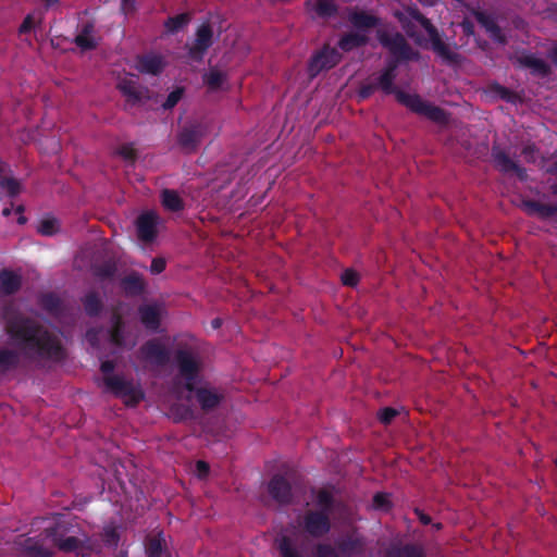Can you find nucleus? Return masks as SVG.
<instances>
[{
	"instance_id": "c03bdc74",
	"label": "nucleus",
	"mask_w": 557,
	"mask_h": 557,
	"mask_svg": "<svg viewBox=\"0 0 557 557\" xmlns=\"http://www.w3.org/2000/svg\"><path fill=\"white\" fill-rule=\"evenodd\" d=\"M315 557H341L336 547L329 543H319L315 546Z\"/></svg>"
},
{
	"instance_id": "393cba45",
	"label": "nucleus",
	"mask_w": 557,
	"mask_h": 557,
	"mask_svg": "<svg viewBox=\"0 0 557 557\" xmlns=\"http://www.w3.org/2000/svg\"><path fill=\"white\" fill-rule=\"evenodd\" d=\"M22 285L21 275L12 270L3 269L0 271V294L10 296L18 292Z\"/></svg>"
},
{
	"instance_id": "774afa93",
	"label": "nucleus",
	"mask_w": 557,
	"mask_h": 557,
	"mask_svg": "<svg viewBox=\"0 0 557 557\" xmlns=\"http://www.w3.org/2000/svg\"><path fill=\"white\" fill-rule=\"evenodd\" d=\"M549 190L550 193L557 197V181L556 182H553L550 185H549Z\"/></svg>"
},
{
	"instance_id": "13d9d810",
	"label": "nucleus",
	"mask_w": 557,
	"mask_h": 557,
	"mask_svg": "<svg viewBox=\"0 0 557 557\" xmlns=\"http://www.w3.org/2000/svg\"><path fill=\"white\" fill-rule=\"evenodd\" d=\"M196 469L199 473V476H206L209 474L210 467L206 461L198 460L196 463Z\"/></svg>"
},
{
	"instance_id": "f3484780",
	"label": "nucleus",
	"mask_w": 557,
	"mask_h": 557,
	"mask_svg": "<svg viewBox=\"0 0 557 557\" xmlns=\"http://www.w3.org/2000/svg\"><path fill=\"white\" fill-rule=\"evenodd\" d=\"M512 60L519 67L530 69L533 75L546 77L552 73L550 66L543 59L536 58L532 53L523 51Z\"/></svg>"
},
{
	"instance_id": "9d476101",
	"label": "nucleus",
	"mask_w": 557,
	"mask_h": 557,
	"mask_svg": "<svg viewBox=\"0 0 557 557\" xmlns=\"http://www.w3.org/2000/svg\"><path fill=\"white\" fill-rule=\"evenodd\" d=\"M342 60V53L336 47L325 44L315 51L308 61L307 72L310 78L317 77L321 72L330 71Z\"/></svg>"
},
{
	"instance_id": "b1692460",
	"label": "nucleus",
	"mask_w": 557,
	"mask_h": 557,
	"mask_svg": "<svg viewBox=\"0 0 557 557\" xmlns=\"http://www.w3.org/2000/svg\"><path fill=\"white\" fill-rule=\"evenodd\" d=\"M121 288L123 289L125 296L137 297L144 294L146 289V283L140 274L132 272L121 280Z\"/></svg>"
},
{
	"instance_id": "4d7b16f0",
	"label": "nucleus",
	"mask_w": 557,
	"mask_h": 557,
	"mask_svg": "<svg viewBox=\"0 0 557 557\" xmlns=\"http://www.w3.org/2000/svg\"><path fill=\"white\" fill-rule=\"evenodd\" d=\"M460 26H461L465 35H467V36L474 35V24L470 20L465 18L461 22Z\"/></svg>"
},
{
	"instance_id": "473e14b6",
	"label": "nucleus",
	"mask_w": 557,
	"mask_h": 557,
	"mask_svg": "<svg viewBox=\"0 0 557 557\" xmlns=\"http://www.w3.org/2000/svg\"><path fill=\"white\" fill-rule=\"evenodd\" d=\"M319 17L330 18L337 14L338 7L335 0H317L312 7Z\"/></svg>"
},
{
	"instance_id": "cd10ccee",
	"label": "nucleus",
	"mask_w": 557,
	"mask_h": 557,
	"mask_svg": "<svg viewBox=\"0 0 557 557\" xmlns=\"http://www.w3.org/2000/svg\"><path fill=\"white\" fill-rule=\"evenodd\" d=\"M369 42V37L359 32H349L344 34L338 40V48L344 52H349L356 48L366 46Z\"/></svg>"
},
{
	"instance_id": "7c9ffc66",
	"label": "nucleus",
	"mask_w": 557,
	"mask_h": 557,
	"mask_svg": "<svg viewBox=\"0 0 557 557\" xmlns=\"http://www.w3.org/2000/svg\"><path fill=\"white\" fill-rule=\"evenodd\" d=\"M83 306L85 312L89 317L99 315L103 308L102 300L96 292H89L87 295H85L83 298Z\"/></svg>"
},
{
	"instance_id": "79ce46f5",
	"label": "nucleus",
	"mask_w": 557,
	"mask_h": 557,
	"mask_svg": "<svg viewBox=\"0 0 557 557\" xmlns=\"http://www.w3.org/2000/svg\"><path fill=\"white\" fill-rule=\"evenodd\" d=\"M372 506L376 510H391L392 502L389 499V494L383 492L375 493L372 499Z\"/></svg>"
},
{
	"instance_id": "09e8293b",
	"label": "nucleus",
	"mask_w": 557,
	"mask_h": 557,
	"mask_svg": "<svg viewBox=\"0 0 557 557\" xmlns=\"http://www.w3.org/2000/svg\"><path fill=\"white\" fill-rule=\"evenodd\" d=\"M377 90L375 82L363 83L358 89V97L362 100L370 98Z\"/></svg>"
},
{
	"instance_id": "bf43d9fd",
	"label": "nucleus",
	"mask_w": 557,
	"mask_h": 557,
	"mask_svg": "<svg viewBox=\"0 0 557 557\" xmlns=\"http://www.w3.org/2000/svg\"><path fill=\"white\" fill-rule=\"evenodd\" d=\"M121 10L124 14H129L135 11V0H122Z\"/></svg>"
},
{
	"instance_id": "412c9836",
	"label": "nucleus",
	"mask_w": 557,
	"mask_h": 557,
	"mask_svg": "<svg viewBox=\"0 0 557 557\" xmlns=\"http://www.w3.org/2000/svg\"><path fill=\"white\" fill-rule=\"evenodd\" d=\"M349 23L357 30H370L381 25V18L363 10H354L348 14Z\"/></svg>"
},
{
	"instance_id": "9b49d317",
	"label": "nucleus",
	"mask_w": 557,
	"mask_h": 557,
	"mask_svg": "<svg viewBox=\"0 0 557 557\" xmlns=\"http://www.w3.org/2000/svg\"><path fill=\"white\" fill-rule=\"evenodd\" d=\"M207 134V126L200 122H190L177 133V144L187 153L195 152Z\"/></svg>"
},
{
	"instance_id": "f8f14e48",
	"label": "nucleus",
	"mask_w": 557,
	"mask_h": 557,
	"mask_svg": "<svg viewBox=\"0 0 557 557\" xmlns=\"http://www.w3.org/2000/svg\"><path fill=\"white\" fill-rule=\"evenodd\" d=\"M117 89L126 98L125 110L143 104L150 99V91L133 78L124 77L119 81Z\"/></svg>"
},
{
	"instance_id": "4be33fe9",
	"label": "nucleus",
	"mask_w": 557,
	"mask_h": 557,
	"mask_svg": "<svg viewBox=\"0 0 557 557\" xmlns=\"http://www.w3.org/2000/svg\"><path fill=\"white\" fill-rule=\"evenodd\" d=\"M165 66L163 57L159 54H145L137 59V70L144 74L159 75Z\"/></svg>"
},
{
	"instance_id": "680f3d73",
	"label": "nucleus",
	"mask_w": 557,
	"mask_h": 557,
	"mask_svg": "<svg viewBox=\"0 0 557 557\" xmlns=\"http://www.w3.org/2000/svg\"><path fill=\"white\" fill-rule=\"evenodd\" d=\"M222 323H223V321H222L221 318H214L211 321V326H212V329L218 330V329H220L222 326Z\"/></svg>"
},
{
	"instance_id": "864d4df0",
	"label": "nucleus",
	"mask_w": 557,
	"mask_h": 557,
	"mask_svg": "<svg viewBox=\"0 0 557 557\" xmlns=\"http://www.w3.org/2000/svg\"><path fill=\"white\" fill-rule=\"evenodd\" d=\"M535 153L536 147L533 144L525 145L521 150V154L524 157L527 162H535Z\"/></svg>"
},
{
	"instance_id": "58836bf2",
	"label": "nucleus",
	"mask_w": 557,
	"mask_h": 557,
	"mask_svg": "<svg viewBox=\"0 0 557 557\" xmlns=\"http://www.w3.org/2000/svg\"><path fill=\"white\" fill-rule=\"evenodd\" d=\"M226 81V75L218 70H210L203 75V82L210 90H218Z\"/></svg>"
},
{
	"instance_id": "6e6552de",
	"label": "nucleus",
	"mask_w": 557,
	"mask_h": 557,
	"mask_svg": "<svg viewBox=\"0 0 557 557\" xmlns=\"http://www.w3.org/2000/svg\"><path fill=\"white\" fill-rule=\"evenodd\" d=\"M106 387L116 397L123 398L127 406H137L145 397L139 385L120 375L103 376Z\"/></svg>"
},
{
	"instance_id": "20e7f679",
	"label": "nucleus",
	"mask_w": 557,
	"mask_h": 557,
	"mask_svg": "<svg viewBox=\"0 0 557 557\" xmlns=\"http://www.w3.org/2000/svg\"><path fill=\"white\" fill-rule=\"evenodd\" d=\"M318 509H309L301 521L302 530L313 539H321L332 529L331 515L335 507V497L327 488L312 490Z\"/></svg>"
},
{
	"instance_id": "603ef678",
	"label": "nucleus",
	"mask_w": 557,
	"mask_h": 557,
	"mask_svg": "<svg viewBox=\"0 0 557 557\" xmlns=\"http://www.w3.org/2000/svg\"><path fill=\"white\" fill-rule=\"evenodd\" d=\"M165 260L163 258H154L150 264V272L152 274H160L165 270Z\"/></svg>"
},
{
	"instance_id": "5fc2aeb1",
	"label": "nucleus",
	"mask_w": 557,
	"mask_h": 557,
	"mask_svg": "<svg viewBox=\"0 0 557 557\" xmlns=\"http://www.w3.org/2000/svg\"><path fill=\"white\" fill-rule=\"evenodd\" d=\"M34 28V20L32 15H27L18 27L20 34L29 33Z\"/></svg>"
},
{
	"instance_id": "39448f33",
	"label": "nucleus",
	"mask_w": 557,
	"mask_h": 557,
	"mask_svg": "<svg viewBox=\"0 0 557 557\" xmlns=\"http://www.w3.org/2000/svg\"><path fill=\"white\" fill-rule=\"evenodd\" d=\"M79 527L69 519H59L53 525L45 529V535L63 553H78L90 550L91 544L87 534L82 533Z\"/></svg>"
},
{
	"instance_id": "c756f323",
	"label": "nucleus",
	"mask_w": 557,
	"mask_h": 557,
	"mask_svg": "<svg viewBox=\"0 0 557 557\" xmlns=\"http://www.w3.org/2000/svg\"><path fill=\"white\" fill-rule=\"evenodd\" d=\"M191 21V14L188 12L180 13L174 16H169L163 26L168 34H176L180 30L184 29Z\"/></svg>"
},
{
	"instance_id": "0eeeda50",
	"label": "nucleus",
	"mask_w": 557,
	"mask_h": 557,
	"mask_svg": "<svg viewBox=\"0 0 557 557\" xmlns=\"http://www.w3.org/2000/svg\"><path fill=\"white\" fill-rule=\"evenodd\" d=\"M406 14L424 28L430 38L433 52L441 58L443 62L451 65L460 62V54L442 40L437 28L417 7H408Z\"/></svg>"
},
{
	"instance_id": "8fccbe9b",
	"label": "nucleus",
	"mask_w": 557,
	"mask_h": 557,
	"mask_svg": "<svg viewBox=\"0 0 557 557\" xmlns=\"http://www.w3.org/2000/svg\"><path fill=\"white\" fill-rule=\"evenodd\" d=\"M359 282V275L352 269H346L342 274V283L345 286L354 287Z\"/></svg>"
},
{
	"instance_id": "bb28decb",
	"label": "nucleus",
	"mask_w": 557,
	"mask_h": 557,
	"mask_svg": "<svg viewBox=\"0 0 557 557\" xmlns=\"http://www.w3.org/2000/svg\"><path fill=\"white\" fill-rule=\"evenodd\" d=\"M364 543L360 537L347 536L337 543L341 557H355L363 552Z\"/></svg>"
},
{
	"instance_id": "49530a36",
	"label": "nucleus",
	"mask_w": 557,
	"mask_h": 557,
	"mask_svg": "<svg viewBox=\"0 0 557 557\" xmlns=\"http://www.w3.org/2000/svg\"><path fill=\"white\" fill-rule=\"evenodd\" d=\"M102 541L108 547L115 548L119 545L120 535L115 529L109 528L104 530L102 534Z\"/></svg>"
},
{
	"instance_id": "a878e982",
	"label": "nucleus",
	"mask_w": 557,
	"mask_h": 557,
	"mask_svg": "<svg viewBox=\"0 0 557 557\" xmlns=\"http://www.w3.org/2000/svg\"><path fill=\"white\" fill-rule=\"evenodd\" d=\"M95 24L88 21L82 25L81 32L75 36L74 44L83 51H89L97 47V41L92 34Z\"/></svg>"
},
{
	"instance_id": "69168bd1",
	"label": "nucleus",
	"mask_w": 557,
	"mask_h": 557,
	"mask_svg": "<svg viewBox=\"0 0 557 557\" xmlns=\"http://www.w3.org/2000/svg\"><path fill=\"white\" fill-rule=\"evenodd\" d=\"M550 58L553 63L557 66V46L552 49Z\"/></svg>"
},
{
	"instance_id": "e433bc0d",
	"label": "nucleus",
	"mask_w": 557,
	"mask_h": 557,
	"mask_svg": "<svg viewBox=\"0 0 557 557\" xmlns=\"http://www.w3.org/2000/svg\"><path fill=\"white\" fill-rule=\"evenodd\" d=\"M491 90L495 96L511 104H517L522 100L518 92L499 84L492 85Z\"/></svg>"
},
{
	"instance_id": "4468645a",
	"label": "nucleus",
	"mask_w": 557,
	"mask_h": 557,
	"mask_svg": "<svg viewBox=\"0 0 557 557\" xmlns=\"http://www.w3.org/2000/svg\"><path fill=\"white\" fill-rule=\"evenodd\" d=\"M492 158L495 168L499 172L504 174L515 173L521 182H525L528 180L529 175L527 170L512 160L505 150L494 146L492 148Z\"/></svg>"
},
{
	"instance_id": "f03ea898",
	"label": "nucleus",
	"mask_w": 557,
	"mask_h": 557,
	"mask_svg": "<svg viewBox=\"0 0 557 557\" xmlns=\"http://www.w3.org/2000/svg\"><path fill=\"white\" fill-rule=\"evenodd\" d=\"M175 361L181 376L185 380L184 387L195 394L196 400L203 411L215 409L224 399V395L214 388L196 387V380L201 371V362L194 352L188 349H177Z\"/></svg>"
},
{
	"instance_id": "f704fd0d",
	"label": "nucleus",
	"mask_w": 557,
	"mask_h": 557,
	"mask_svg": "<svg viewBox=\"0 0 557 557\" xmlns=\"http://www.w3.org/2000/svg\"><path fill=\"white\" fill-rule=\"evenodd\" d=\"M147 557H169L163 545V539L158 536L148 537L146 541Z\"/></svg>"
},
{
	"instance_id": "ddd939ff",
	"label": "nucleus",
	"mask_w": 557,
	"mask_h": 557,
	"mask_svg": "<svg viewBox=\"0 0 557 557\" xmlns=\"http://www.w3.org/2000/svg\"><path fill=\"white\" fill-rule=\"evenodd\" d=\"M140 359L156 367H165L170 362V350L158 339L151 338L139 348Z\"/></svg>"
},
{
	"instance_id": "2eb2a0df",
	"label": "nucleus",
	"mask_w": 557,
	"mask_h": 557,
	"mask_svg": "<svg viewBox=\"0 0 557 557\" xmlns=\"http://www.w3.org/2000/svg\"><path fill=\"white\" fill-rule=\"evenodd\" d=\"M268 493L280 505L293 503L294 494L289 481L282 474H275L268 483Z\"/></svg>"
},
{
	"instance_id": "c85d7f7f",
	"label": "nucleus",
	"mask_w": 557,
	"mask_h": 557,
	"mask_svg": "<svg viewBox=\"0 0 557 557\" xmlns=\"http://www.w3.org/2000/svg\"><path fill=\"white\" fill-rule=\"evenodd\" d=\"M161 203L165 210L171 212H180L185 207L184 200L178 193L169 188L161 191Z\"/></svg>"
},
{
	"instance_id": "4c0bfd02",
	"label": "nucleus",
	"mask_w": 557,
	"mask_h": 557,
	"mask_svg": "<svg viewBox=\"0 0 557 557\" xmlns=\"http://www.w3.org/2000/svg\"><path fill=\"white\" fill-rule=\"evenodd\" d=\"M276 543L282 557H302L289 536L283 535L276 541Z\"/></svg>"
},
{
	"instance_id": "de8ad7c7",
	"label": "nucleus",
	"mask_w": 557,
	"mask_h": 557,
	"mask_svg": "<svg viewBox=\"0 0 557 557\" xmlns=\"http://www.w3.org/2000/svg\"><path fill=\"white\" fill-rule=\"evenodd\" d=\"M0 187L5 189L10 197H14L21 191V185L18 181L15 178H9L7 176Z\"/></svg>"
},
{
	"instance_id": "0e129e2a",
	"label": "nucleus",
	"mask_w": 557,
	"mask_h": 557,
	"mask_svg": "<svg viewBox=\"0 0 557 557\" xmlns=\"http://www.w3.org/2000/svg\"><path fill=\"white\" fill-rule=\"evenodd\" d=\"M46 7V9H49L55 4L59 3V0H41Z\"/></svg>"
},
{
	"instance_id": "a18cd8bd",
	"label": "nucleus",
	"mask_w": 557,
	"mask_h": 557,
	"mask_svg": "<svg viewBox=\"0 0 557 557\" xmlns=\"http://www.w3.org/2000/svg\"><path fill=\"white\" fill-rule=\"evenodd\" d=\"M184 94V89L182 87H177L174 90H172L169 96L166 97L165 101L162 104V108L164 110H171L173 109L178 101L182 99Z\"/></svg>"
},
{
	"instance_id": "423d86ee",
	"label": "nucleus",
	"mask_w": 557,
	"mask_h": 557,
	"mask_svg": "<svg viewBox=\"0 0 557 557\" xmlns=\"http://www.w3.org/2000/svg\"><path fill=\"white\" fill-rule=\"evenodd\" d=\"M376 38L379 42L395 58L393 60H388L381 72L397 76L396 72L400 61H416L420 57V53L414 50L406 40L404 35L398 32L389 34L386 30L379 29L376 32Z\"/></svg>"
},
{
	"instance_id": "1a4fd4ad",
	"label": "nucleus",
	"mask_w": 557,
	"mask_h": 557,
	"mask_svg": "<svg viewBox=\"0 0 557 557\" xmlns=\"http://www.w3.org/2000/svg\"><path fill=\"white\" fill-rule=\"evenodd\" d=\"M213 42L214 32L211 23H201L195 32V39L193 42L186 44L185 46L187 50V58L193 62H202Z\"/></svg>"
},
{
	"instance_id": "3c124183",
	"label": "nucleus",
	"mask_w": 557,
	"mask_h": 557,
	"mask_svg": "<svg viewBox=\"0 0 557 557\" xmlns=\"http://www.w3.org/2000/svg\"><path fill=\"white\" fill-rule=\"evenodd\" d=\"M397 416V410L392 407L383 408L379 413V419L382 423L388 424Z\"/></svg>"
},
{
	"instance_id": "c9c22d12",
	"label": "nucleus",
	"mask_w": 557,
	"mask_h": 557,
	"mask_svg": "<svg viewBox=\"0 0 557 557\" xmlns=\"http://www.w3.org/2000/svg\"><path fill=\"white\" fill-rule=\"evenodd\" d=\"M25 552L29 557H51L52 552L44 546L40 541L27 539L24 545Z\"/></svg>"
},
{
	"instance_id": "7ed1b4c3",
	"label": "nucleus",
	"mask_w": 557,
	"mask_h": 557,
	"mask_svg": "<svg viewBox=\"0 0 557 557\" xmlns=\"http://www.w3.org/2000/svg\"><path fill=\"white\" fill-rule=\"evenodd\" d=\"M395 79L396 75L381 72L375 79V84L377 85V89H381L385 95H395L396 100L411 112L422 115L440 125H446L448 123L449 114L443 108L423 100L418 94H408L398 89L394 84Z\"/></svg>"
},
{
	"instance_id": "a211bd4d",
	"label": "nucleus",
	"mask_w": 557,
	"mask_h": 557,
	"mask_svg": "<svg viewBox=\"0 0 557 557\" xmlns=\"http://www.w3.org/2000/svg\"><path fill=\"white\" fill-rule=\"evenodd\" d=\"M471 13L494 41L502 45L507 42L506 36L492 14L479 9H473Z\"/></svg>"
},
{
	"instance_id": "6e6d98bb",
	"label": "nucleus",
	"mask_w": 557,
	"mask_h": 557,
	"mask_svg": "<svg viewBox=\"0 0 557 557\" xmlns=\"http://www.w3.org/2000/svg\"><path fill=\"white\" fill-rule=\"evenodd\" d=\"M115 369V362L112 360H106L101 362L100 370L103 373V375H114L113 371Z\"/></svg>"
},
{
	"instance_id": "5701e85b",
	"label": "nucleus",
	"mask_w": 557,
	"mask_h": 557,
	"mask_svg": "<svg viewBox=\"0 0 557 557\" xmlns=\"http://www.w3.org/2000/svg\"><path fill=\"white\" fill-rule=\"evenodd\" d=\"M386 557H426L424 548L416 543L392 544Z\"/></svg>"
},
{
	"instance_id": "dca6fc26",
	"label": "nucleus",
	"mask_w": 557,
	"mask_h": 557,
	"mask_svg": "<svg viewBox=\"0 0 557 557\" xmlns=\"http://www.w3.org/2000/svg\"><path fill=\"white\" fill-rule=\"evenodd\" d=\"M159 215L153 211L141 213L136 220L137 237L143 243H152L158 235Z\"/></svg>"
},
{
	"instance_id": "a19ab883",
	"label": "nucleus",
	"mask_w": 557,
	"mask_h": 557,
	"mask_svg": "<svg viewBox=\"0 0 557 557\" xmlns=\"http://www.w3.org/2000/svg\"><path fill=\"white\" fill-rule=\"evenodd\" d=\"M116 273V265L112 262H104L94 269V274L101 280H110Z\"/></svg>"
},
{
	"instance_id": "052dcab7",
	"label": "nucleus",
	"mask_w": 557,
	"mask_h": 557,
	"mask_svg": "<svg viewBox=\"0 0 557 557\" xmlns=\"http://www.w3.org/2000/svg\"><path fill=\"white\" fill-rule=\"evenodd\" d=\"M416 513H417V516H418L419 521H420L423 525H428V524H430V523L432 522V518H431L429 515L424 513L423 511H421V510L417 509V510H416Z\"/></svg>"
},
{
	"instance_id": "2f4dec72",
	"label": "nucleus",
	"mask_w": 557,
	"mask_h": 557,
	"mask_svg": "<svg viewBox=\"0 0 557 557\" xmlns=\"http://www.w3.org/2000/svg\"><path fill=\"white\" fill-rule=\"evenodd\" d=\"M39 306L51 314H58L62 309V301L59 296L53 293H46L39 297Z\"/></svg>"
},
{
	"instance_id": "72a5a7b5",
	"label": "nucleus",
	"mask_w": 557,
	"mask_h": 557,
	"mask_svg": "<svg viewBox=\"0 0 557 557\" xmlns=\"http://www.w3.org/2000/svg\"><path fill=\"white\" fill-rule=\"evenodd\" d=\"M109 337L110 342L117 346L122 347L124 346L125 338H124V322L121 317L115 315L113 319L112 326L109 331Z\"/></svg>"
},
{
	"instance_id": "f257e3e1",
	"label": "nucleus",
	"mask_w": 557,
	"mask_h": 557,
	"mask_svg": "<svg viewBox=\"0 0 557 557\" xmlns=\"http://www.w3.org/2000/svg\"><path fill=\"white\" fill-rule=\"evenodd\" d=\"M5 332L16 349L0 348V373L17 369L22 358L30 362H61L66 357L60 337L33 318H10Z\"/></svg>"
},
{
	"instance_id": "ea45409f",
	"label": "nucleus",
	"mask_w": 557,
	"mask_h": 557,
	"mask_svg": "<svg viewBox=\"0 0 557 557\" xmlns=\"http://www.w3.org/2000/svg\"><path fill=\"white\" fill-rule=\"evenodd\" d=\"M37 230L44 236H52L59 230V222L54 218H46L40 221Z\"/></svg>"
},
{
	"instance_id": "338daca9",
	"label": "nucleus",
	"mask_w": 557,
	"mask_h": 557,
	"mask_svg": "<svg viewBox=\"0 0 557 557\" xmlns=\"http://www.w3.org/2000/svg\"><path fill=\"white\" fill-rule=\"evenodd\" d=\"M421 4L433 7L436 4L437 0H418Z\"/></svg>"
},
{
	"instance_id": "37998d69",
	"label": "nucleus",
	"mask_w": 557,
	"mask_h": 557,
	"mask_svg": "<svg viewBox=\"0 0 557 557\" xmlns=\"http://www.w3.org/2000/svg\"><path fill=\"white\" fill-rule=\"evenodd\" d=\"M116 153L125 161H128L131 163H134L137 159V151L134 148V145L131 143L121 145L116 149Z\"/></svg>"
},
{
	"instance_id": "e2e57ef3",
	"label": "nucleus",
	"mask_w": 557,
	"mask_h": 557,
	"mask_svg": "<svg viewBox=\"0 0 557 557\" xmlns=\"http://www.w3.org/2000/svg\"><path fill=\"white\" fill-rule=\"evenodd\" d=\"M546 172L552 175H557V160L547 168Z\"/></svg>"
},
{
	"instance_id": "aec40b11",
	"label": "nucleus",
	"mask_w": 557,
	"mask_h": 557,
	"mask_svg": "<svg viewBox=\"0 0 557 557\" xmlns=\"http://www.w3.org/2000/svg\"><path fill=\"white\" fill-rule=\"evenodd\" d=\"M524 212L530 216H537L541 220H549L557 216V203L546 205L536 200L527 199L521 203Z\"/></svg>"
},
{
	"instance_id": "6ab92c4d",
	"label": "nucleus",
	"mask_w": 557,
	"mask_h": 557,
	"mask_svg": "<svg viewBox=\"0 0 557 557\" xmlns=\"http://www.w3.org/2000/svg\"><path fill=\"white\" fill-rule=\"evenodd\" d=\"M141 324L146 330L157 332L161 325V310L157 304H146L138 307Z\"/></svg>"
}]
</instances>
